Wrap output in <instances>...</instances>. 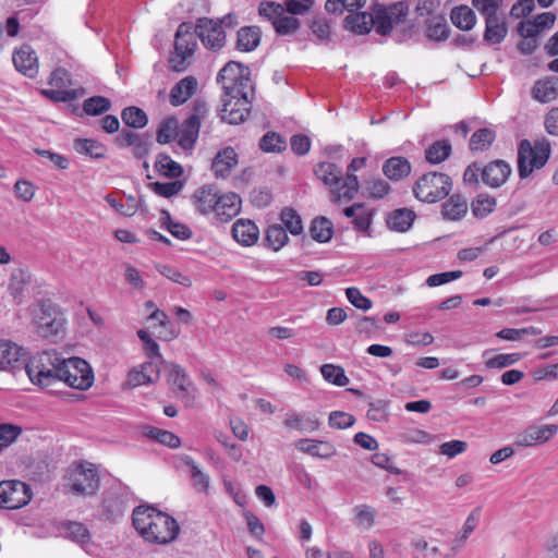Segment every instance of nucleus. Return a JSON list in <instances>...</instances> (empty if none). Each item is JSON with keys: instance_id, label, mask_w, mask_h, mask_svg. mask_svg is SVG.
I'll list each match as a JSON object with an SVG mask.
<instances>
[{"instance_id": "nucleus-1", "label": "nucleus", "mask_w": 558, "mask_h": 558, "mask_svg": "<svg viewBox=\"0 0 558 558\" xmlns=\"http://www.w3.org/2000/svg\"><path fill=\"white\" fill-rule=\"evenodd\" d=\"M132 522L138 534L153 544H168L174 541L180 525L170 514L154 506L141 505L132 513Z\"/></svg>"}, {"instance_id": "nucleus-2", "label": "nucleus", "mask_w": 558, "mask_h": 558, "mask_svg": "<svg viewBox=\"0 0 558 558\" xmlns=\"http://www.w3.org/2000/svg\"><path fill=\"white\" fill-rule=\"evenodd\" d=\"M54 350L43 351L34 354L24 365L25 373L34 385L52 387L62 383L70 387V371L68 362Z\"/></svg>"}, {"instance_id": "nucleus-3", "label": "nucleus", "mask_w": 558, "mask_h": 558, "mask_svg": "<svg viewBox=\"0 0 558 558\" xmlns=\"http://www.w3.org/2000/svg\"><path fill=\"white\" fill-rule=\"evenodd\" d=\"M551 146L548 140L542 138L534 145L529 140H522L518 146V173L520 179H526L534 170L542 169L548 161Z\"/></svg>"}, {"instance_id": "nucleus-4", "label": "nucleus", "mask_w": 558, "mask_h": 558, "mask_svg": "<svg viewBox=\"0 0 558 558\" xmlns=\"http://www.w3.org/2000/svg\"><path fill=\"white\" fill-rule=\"evenodd\" d=\"M99 487L100 475L97 465L86 460L72 462V498H92L96 496Z\"/></svg>"}, {"instance_id": "nucleus-5", "label": "nucleus", "mask_w": 558, "mask_h": 558, "mask_svg": "<svg viewBox=\"0 0 558 558\" xmlns=\"http://www.w3.org/2000/svg\"><path fill=\"white\" fill-rule=\"evenodd\" d=\"M452 189L451 178L442 172H428L418 178L413 186L414 196L433 204L447 197Z\"/></svg>"}, {"instance_id": "nucleus-6", "label": "nucleus", "mask_w": 558, "mask_h": 558, "mask_svg": "<svg viewBox=\"0 0 558 558\" xmlns=\"http://www.w3.org/2000/svg\"><path fill=\"white\" fill-rule=\"evenodd\" d=\"M195 26L192 23L183 22L175 33L174 54L169 59L170 68L174 72L186 70V59L191 57L196 48Z\"/></svg>"}, {"instance_id": "nucleus-7", "label": "nucleus", "mask_w": 558, "mask_h": 558, "mask_svg": "<svg viewBox=\"0 0 558 558\" xmlns=\"http://www.w3.org/2000/svg\"><path fill=\"white\" fill-rule=\"evenodd\" d=\"M34 322L43 338L56 341L60 335L64 333L65 319L51 303H43L38 306L35 311Z\"/></svg>"}, {"instance_id": "nucleus-8", "label": "nucleus", "mask_w": 558, "mask_h": 558, "mask_svg": "<svg viewBox=\"0 0 558 558\" xmlns=\"http://www.w3.org/2000/svg\"><path fill=\"white\" fill-rule=\"evenodd\" d=\"M32 499L29 486L17 480L0 482V508L19 509Z\"/></svg>"}, {"instance_id": "nucleus-9", "label": "nucleus", "mask_w": 558, "mask_h": 558, "mask_svg": "<svg viewBox=\"0 0 558 558\" xmlns=\"http://www.w3.org/2000/svg\"><path fill=\"white\" fill-rule=\"evenodd\" d=\"M366 163L365 157H356L351 160L347 168V175L342 180L341 187L331 190V202L340 204L342 202L352 201L360 189L359 179L355 172L363 168Z\"/></svg>"}, {"instance_id": "nucleus-10", "label": "nucleus", "mask_w": 558, "mask_h": 558, "mask_svg": "<svg viewBox=\"0 0 558 558\" xmlns=\"http://www.w3.org/2000/svg\"><path fill=\"white\" fill-rule=\"evenodd\" d=\"M223 95L221 97L222 108L219 111V117L221 121L227 122L229 124H239L244 122L251 112V102L250 98L236 99L235 105H241V108L231 107L232 100L235 99L234 88L222 86Z\"/></svg>"}, {"instance_id": "nucleus-11", "label": "nucleus", "mask_w": 558, "mask_h": 558, "mask_svg": "<svg viewBox=\"0 0 558 558\" xmlns=\"http://www.w3.org/2000/svg\"><path fill=\"white\" fill-rule=\"evenodd\" d=\"M195 33L203 45L213 50H220L226 44V33L221 28V23L214 20L201 19L195 26Z\"/></svg>"}, {"instance_id": "nucleus-12", "label": "nucleus", "mask_w": 558, "mask_h": 558, "mask_svg": "<svg viewBox=\"0 0 558 558\" xmlns=\"http://www.w3.org/2000/svg\"><path fill=\"white\" fill-rule=\"evenodd\" d=\"M101 508L109 521L123 517L128 508V494L120 486L110 487L102 494Z\"/></svg>"}, {"instance_id": "nucleus-13", "label": "nucleus", "mask_w": 558, "mask_h": 558, "mask_svg": "<svg viewBox=\"0 0 558 558\" xmlns=\"http://www.w3.org/2000/svg\"><path fill=\"white\" fill-rule=\"evenodd\" d=\"M162 366L169 368V383L174 387L178 399L190 400L194 397L195 388L189 379L186 372L180 365L162 362Z\"/></svg>"}, {"instance_id": "nucleus-14", "label": "nucleus", "mask_w": 558, "mask_h": 558, "mask_svg": "<svg viewBox=\"0 0 558 558\" xmlns=\"http://www.w3.org/2000/svg\"><path fill=\"white\" fill-rule=\"evenodd\" d=\"M511 171V167L507 161L496 159L483 166L482 181L486 185L497 189L507 182Z\"/></svg>"}, {"instance_id": "nucleus-15", "label": "nucleus", "mask_w": 558, "mask_h": 558, "mask_svg": "<svg viewBox=\"0 0 558 558\" xmlns=\"http://www.w3.org/2000/svg\"><path fill=\"white\" fill-rule=\"evenodd\" d=\"M72 389L85 391L93 386L95 374L86 360L72 356Z\"/></svg>"}, {"instance_id": "nucleus-16", "label": "nucleus", "mask_w": 558, "mask_h": 558, "mask_svg": "<svg viewBox=\"0 0 558 558\" xmlns=\"http://www.w3.org/2000/svg\"><path fill=\"white\" fill-rule=\"evenodd\" d=\"M15 69L27 77H35L38 73V58L29 45H23L13 53Z\"/></svg>"}, {"instance_id": "nucleus-17", "label": "nucleus", "mask_w": 558, "mask_h": 558, "mask_svg": "<svg viewBox=\"0 0 558 558\" xmlns=\"http://www.w3.org/2000/svg\"><path fill=\"white\" fill-rule=\"evenodd\" d=\"M66 76L68 71L64 68L54 69L48 82L50 88L44 89V95L54 101L65 102L70 100V90L65 84Z\"/></svg>"}, {"instance_id": "nucleus-18", "label": "nucleus", "mask_w": 558, "mask_h": 558, "mask_svg": "<svg viewBox=\"0 0 558 558\" xmlns=\"http://www.w3.org/2000/svg\"><path fill=\"white\" fill-rule=\"evenodd\" d=\"M25 351L22 347L10 340H0V371L19 368L23 362Z\"/></svg>"}, {"instance_id": "nucleus-19", "label": "nucleus", "mask_w": 558, "mask_h": 558, "mask_svg": "<svg viewBox=\"0 0 558 558\" xmlns=\"http://www.w3.org/2000/svg\"><path fill=\"white\" fill-rule=\"evenodd\" d=\"M238 165V154L231 146L220 149L211 162V170L216 178L226 179Z\"/></svg>"}, {"instance_id": "nucleus-20", "label": "nucleus", "mask_w": 558, "mask_h": 558, "mask_svg": "<svg viewBox=\"0 0 558 558\" xmlns=\"http://www.w3.org/2000/svg\"><path fill=\"white\" fill-rule=\"evenodd\" d=\"M241 209V198L235 193L218 194L214 213L222 222H227L235 217Z\"/></svg>"}, {"instance_id": "nucleus-21", "label": "nucleus", "mask_w": 558, "mask_h": 558, "mask_svg": "<svg viewBox=\"0 0 558 558\" xmlns=\"http://www.w3.org/2000/svg\"><path fill=\"white\" fill-rule=\"evenodd\" d=\"M558 430V426L554 424L541 427L530 426L517 440L519 446L530 447L536 444H544L549 440Z\"/></svg>"}, {"instance_id": "nucleus-22", "label": "nucleus", "mask_w": 558, "mask_h": 558, "mask_svg": "<svg viewBox=\"0 0 558 558\" xmlns=\"http://www.w3.org/2000/svg\"><path fill=\"white\" fill-rule=\"evenodd\" d=\"M197 89V80L192 76H185L175 83L169 95V101L173 107H179L185 104Z\"/></svg>"}, {"instance_id": "nucleus-23", "label": "nucleus", "mask_w": 558, "mask_h": 558, "mask_svg": "<svg viewBox=\"0 0 558 558\" xmlns=\"http://www.w3.org/2000/svg\"><path fill=\"white\" fill-rule=\"evenodd\" d=\"M112 108V102L105 96H92L83 101L82 110L77 111V108L72 106V113L83 118L85 116L98 117L108 112Z\"/></svg>"}, {"instance_id": "nucleus-24", "label": "nucleus", "mask_w": 558, "mask_h": 558, "mask_svg": "<svg viewBox=\"0 0 558 558\" xmlns=\"http://www.w3.org/2000/svg\"><path fill=\"white\" fill-rule=\"evenodd\" d=\"M295 448L319 459H329L337 452L332 444L323 440L300 439L295 442Z\"/></svg>"}, {"instance_id": "nucleus-25", "label": "nucleus", "mask_w": 558, "mask_h": 558, "mask_svg": "<svg viewBox=\"0 0 558 558\" xmlns=\"http://www.w3.org/2000/svg\"><path fill=\"white\" fill-rule=\"evenodd\" d=\"M314 173L325 185L330 186V191L342 185L343 173L336 163L319 162L314 167Z\"/></svg>"}, {"instance_id": "nucleus-26", "label": "nucleus", "mask_w": 558, "mask_h": 558, "mask_svg": "<svg viewBox=\"0 0 558 558\" xmlns=\"http://www.w3.org/2000/svg\"><path fill=\"white\" fill-rule=\"evenodd\" d=\"M232 235L240 244L251 246L258 240L259 230L252 220L239 219L232 226Z\"/></svg>"}, {"instance_id": "nucleus-27", "label": "nucleus", "mask_w": 558, "mask_h": 558, "mask_svg": "<svg viewBox=\"0 0 558 558\" xmlns=\"http://www.w3.org/2000/svg\"><path fill=\"white\" fill-rule=\"evenodd\" d=\"M179 460L189 468L193 487L199 493H207L210 486L209 475L198 466L191 456L182 454Z\"/></svg>"}, {"instance_id": "nucleus-28", "label": "nucleus", "mask_w": 558, "mask_h": 558, "mask_svg": "<svg viewBox=\"0 0 558 558\" xmlns=\"http://www.w3.org/2000/svg\"><path fill=\"white\" fill-rule=\"evenodd\" d=\"M411 170L410 161L401 156L390 157L383 163V172L391 181H400L407 178Z\"/></svg>"}, {"instance_id": "nucleus-29", "label": "nucleus", "mask_w": 558, "mask_h": 558, "mask_svg": "<svg viewBox=\"0 0 558 558\" xmlns=\"http://www.w3.org/2000/svg\"><path fill=\"white\" fill-rule=\"evenodd\" d=\"M217 197L218 191L213 185H204L199 187L192 196L196 209L202 215H207L214 211Z\"/></svg>"}, {"instance_id": "nucleus-30", "label": "nucleus", "mask_w": 558, "mask_h": 558, "mask_svg": "<svg viewBox=\"0 0 558 558\" xmlns=\"http://www.w3.org/2000/svg\"><path fill=\"white\" fill-rule=\"evenodd\" d=\"M201 122L196 118H186L179 128L178 145L184 150H192L198 138Z\"/></svg>"}, {"instance_id": "nucleus-31", "label": "nucleus", "mask_w": 558, "mask_h": 558, "mask_svg": "<svg viewBox=\"0 0 558 558\" xmlns=\"http://www.w3.org/2000/svg\"><path fill=\"white\" fill-rule=\"evenodd\" d=\"M262 38L258 26H244L238 31L235 48L240 51L251 52L255 50Z\"/></svg>"}, {"instance_id": "nucleus-32", "label": "nucleus", "mask_w": 558, "mask_h": 558, "mask_svg": "<svg viewBox=\"0 0 558 558\" xmlns=\"http://www.w3.org/2000/svg\"><path fill=\"white\" fill-rule=\"evenodd\" d=\"M415 219V213L408 208H398L388 214L386 218L387 227L397 232L408 231Z\"/></svg>"}, {"instance_id": "nucleus-33", "label": "nucleus", "mask_w": 558, "mask_h": 558, "mask_svg": "<svg viewBox=\"0 0 558 558\" xmlns=\"http://www.w3.org/2000/svg\"><path fill=\"white\" fill-rule=\"evenodd\" d=\"M508 29L505 24L498 16V14H493L488 17H485V33L484 40L489 44H500L507 36Z\"/></svg>"}, {"instance_id": "nucleus-34", "label": "nucleus", "mask_w": 558, "mask_h": 558, "mask_svg": "<svg viewBox=\"0 0 558 558\" xmlns=\"http://www.w3.org/2000/svg\"><path fill=\"white\" fill-rule=\"evenodd\" d=\"M251 75V70L248 66L244 65L238 61H229L217 74V83L226 85L225 81H230L231 84L236 80H248Z\"/></svg>"}, {"instance_id": "nucleus-35", "label": "nucleus", "mask_w": 558, "mask_h": 558, "mask_svg": "<svg viewBox=\"0 0 558 558\" xmlns=\"http://www.w3.org/2000/svg\"><path fill=\"white\" fill-rule=\"evenodd\" d=\"M373 24L372 13L368 12H352L344 19L345 28L357 35L368 34Z\"/></svg>"}, {"instance_id": "nucleus-36", "label": "nucleus", "mask_w": 558, "mask_h": 558, "mask_svg": "<svg viewBox=\"0 0 558 558\" xmlns=\"http://www.w3.org/2000/svg\"><path fill=\"white\" fill-rule=\"evenodd\" d=\"M468 211L466 199L460 194H453L444 203L441 214L447 220H460Z\"/></svg>"}, {"instance_id": "nucleus-37", "label": "nucleus", "mask_w": 558, "mask_h": 558, "mask_svg": "<svg viewBox=\"0 0 558 558\" xmlns=\"http://www.w3.org/2000/svg\"><path fill=\"white\" fill-rule=\"evenodd\" d=\"M74 148L78 154L88 156L92 159H102L107 151L105 144L94 138H76L74 141Z\"/></svg>"}, {"instance_id": "nucleus-38", "label": "nucleus", "mask_w": 558, "mask_h": 558, "mask_svg": "<svg viewBox=\"0 0 558 558\" xmlns=\"http://www.w3.org/2000/svg\"><path fill=\"white\" fill-rule=\"evenodd\" d=\"M72 542L77 543L89 555H94L97 550V545L92 539L89 530L81 522L72 521Z\"/></svg>"}, {"instance_id": "nucleus-39", "label": "nucleus", "mask_w": 558, "mask_h": 558, "mask_svg": "<svg viewBox=\"0 0 558 558\" xmlns=\"http://www.w3.org/2000/svg\"><path fill=\"white\" fill-rule=\"evenodd\" d=\"M160 223L163 229L179 240L185 241L193 235L191 228L185 223L174 221L168 210H161Z\"/></svg>"}, {"instance_id": "nucleus-40", "label": "nucleus", "mask_w": 558, "mask_h": 558, "mask_svg": "<svg viewBox=\"0 0 558 558\" xmlns=\"http://www.w3.org/2000/svg\"><path fill=\"white\" fill-rule=\"evenodd\" d=\"M310 234L313 240L319 243L329 242L333 234L332 222L323 216L314 218L310 227Z\"/></svg>"}, {"instance_id": "nucleus-41", "label": "nucleus", "mask_w": 558, "mask_h": 558, "mask_svg": "<svg viewBox=\"0 0 558 558\" xmlns=\"http://www.w3.org/2000/svg\"><path fill=\"white\" fill-rule=\"evenodd\" d=\"M450 19L452 24L462 31H470L476 23V15L468 5L456 7L451 10Z\"/></svg>"}, {"instance_id": "nucleus-42", "label": "nucleus", "mask_w": 558, "mask_h": 558, "mask_svg": "<svg viewBox=\"0 0 558 558\" xmlns=\"http://www.w3.org/2000/svg\"><path fill=\"white\" fill-rule=\"evenodd\" d=\"M283 425L290 429L310 433L319 428V420L315 416L304 417L298 413H291L283 421Z\"/></svg>"}, {"instance_id": "nucleus-43", "label": "nucleus", "mask_w": 558, "mask_h": 558, "mask_svg": "<svg viewBox=\"0 0 558 558\" xmlns=\"http://www.w3.org/2000/svg\"><path fill=\"white\" fill-rule=\"evenodd\" d=\"M143 435L172 449L179 448L181 445V439L175 434L158 427L145 426Z\"/></svg>"}, {"instance_id": "nucleus-44", "label": "nucleus", "mask_w": 558, "mask_h": 558, "mask_svg": "<svg viewBox=\"0 0 558 558\" xmlns=\"http://www.w3.org/2000/svg\"><path fill=\"white\" fill-rule=\"evenodd\" d=\"M496 140V132L489 128L476 130L470 138L469 147L471 151H485Z\"/></svg>"}, {"instance_id": "nucleus-45", "label": "nucleus", "mask_w": 558, "mask_h": 558, "mask_svg": "<svg viewBox=\"0 0 558 558\" xmlns=\"http://www.w3.org/2000/svg\"><path fill=\"white\" fill-rule=\"evenodd\" d=\"M122 122L132 129H144L148 124L147 113L140 107L129 106L121 111Z\"/></svg>"}, {"instance_id": "nucleus-46", "label": "nucleus", "mask_w": 558, "mask_h": 558, "mask_svg": "<svg viewBox=\"0 0 558 558\" xmlns=\"http://www.w3.org/2000/svg\"><path fill=\"white\" fill-rule=\"evenodd\" d=\"M452 151L451 144L447 140L436 141L425 150V159L432 165H438L447 160Z\"/></svg>"}, {"instance_id": "nucleus-47", "label": "nucleus", "mask_w": 558, "mask_h": 558, "mask_svg": "<svg viewBox=\"0 0 558 558\" xmlns=\"http://www.w3.org/2000/svg\"><path fill=\"white\" fill-rule=\"evenodd\" d=\"M179 134V123L175 117L163 119L157 129L156 141L159 144H168Z\"/></svg>"}, {"instance_id": "nucleus-48", "label": "nucleus", "mask_w": 558, "mask_h": 558, "mask_svg": "<svg viewBox=\"0 0 558 558\" xmlns=\"http://www.w3.org/2000/svg\"><path fill=\"white\" fill-rule=\"evenodd\" d=\"M282 227L292 235H301L303 233V222L301 216L292 207H284L280 213Z\"/></svg>"}, {"instance_id": "nucleus-49", "label": "nucleus", "mask_w": 558, "mask_h": 558, "mask_svg": "<svg viewBox=\"0 0 558 558\" xmlns=\"http://www.w3.org/2000/svg\"><path fill=\"white\" fill-rule=\"evenodd\" d=\"M496 198L486 193L478 194L471 203V209L474 217L483 219L494 211Z\"/></svg>"}, {"instance_id": "nucleus-50", "label": "nucleus", "mask_w": 558, "mask_h": 558, "mask_svg": "<svg viewBox=\"0 0 558 558\" xmlns=\"http://www.w3.org/2000/svg\"><path fill=\"white\" fill-rule=\"evenodd\" d=\"M265 241L274 251H279L289 242L287 229L281 225L269 226L265 231Z\"/></svg>"}, {"instance_id": "nucleus-51", "label": "nucleus", "mask_w": 558, "mask_h": 558, "mask_svg": "<svg viewBox=\"0 0 558 558\" xmlns=\"http://www.w3.org/2000/svg\"><path fill=\"white\" fill-rule=\"evenodd\" d=\"M558 94L557 84L554 80L537 81L532 88L533 97L541 102H548Z\"/></svg>"}, {"instance_id": "nucleus-52", "label": "nucleus", "mask_w": 558, "mask_h": 558, "mask_svg": "<svg viewBox=\"0 0 558 558\" xmlns=\"http://www.w3.org/2000/svg\"><path fill=\"white\" fill-rule=\"evenodd\" d=\"M372 19L374 21L373 27H375L377 34L381 36L390 34L393 21L386 8L377 5L374 14H372Z\"/></svg>"}, {"instance_id": "nucleus-53", "label": "nucleus", "mask_w": 558, "mask_h": 558, "mask_svg": "<svg viewBox=\"0 0 558 558\" xmlns=\"http://www.w3.org/2000/svg\"><path fill=\"white\" fill-rule=\"evenodd\" d=\"M259 148L265 153H281L287 148V142L279 133L269 131L260 138Z\"/></svg>"}, {"instance_id": "nucleus-54", "label": "nucleus", "mask_w": 558, "mask_h": 558, "mask_svg": "<svg viewBox=\"0 0 558 558\" xmlns=\"http://www.w3.org/2000/svg\"><path fill=\"white\" fill-rule=\"evenodd\" d=\"M156 169L168 178H179L183 173V168L180 163L172 160L167 154H159L155 163Z\"/></svg>"}, {"instance_id": "nucleus-55", "label": "nucleus", "mask_w": 558, "mask_h": 558, "mask_svg": "<svg viewBox=\"0 0 558 558\" xmlns=\"http://www.w3.org/2000/svg\"><path fill=\"white\" fill-rule=\"evenodd\" d=\"M320 373L324 379L332 385L342 387L349 383L343 367L335 364H324L320 367Z\"/></svg>"}, {"instance_id": "nucleus-56", "label": "nucleus", "mask_w": 558, "mask_h": 558, "mask_svg": "<svg viewBox=\"0 0 558 558\" xmlns=\"http://www.w3.org/2000/svg\"><path fill=\"white\" fill-rule=\"evenodd\" d=\"M354 523L366 530L375 523L376 510L368 505H357L353 508Z\"/></svg>"}, {"instance_id": "nucleus-57", "label": "nucleus", "mask_w": 558, "mask_h": 558, "mask_svg": "<svg viewBox=\"0 0 558 558\" xmlns=\"http://www.w3.org/2000/svg\"><path fill=\"white\" fill-rule=\"evenodd\" d=\"M184 184L183 182L179 180H174L171 182H153L149 183V187L151 191H154L157 195L170 198L174 195H177L181 190L183 189Z\"/></svg>"}, {"instance_id": "nucleus-58", "label": "nucleus", "mask_w": 558, "mask_h": 558, "mask_svg": "<svg viewBox=\"0 0 558 558\" xmlns=\"http://www.w3.org/2000/svg\"><path fill=\"white\" fill-rule=\"evenodd\" d=\"M106 201L118 213H120L121 215L128 216V217L133 216L138 209V199L132 195L126 197L125 204H123V202L119 203L111 195H107Z\"/></svg>"}, {"instance_id": "nucleus-59", "label": "nucleus", "mask_w": 558, "mask_h": 558, "mask_svg": "<svg viewBox=\"0 0 558 558\" xmlns=\"http://www.w3.org/2000/svg\"><path fill=\"white\" fill-rule=\"evenodd\" d=\"M374 215L375 210L364 205L363 209H361L355 216V219L352 220L354 230L369 235V229L373 222Z\"/></svg>"}, {"instance_id": "nucleus-60", "label": "nucleus", "mask_w": 558, "mask_h": 558, "mask_svg": "<svg viewBox=\"0 0 558 558\" xmlns=\"http://www.w3.org/2000/svg\"><path fill=\"white\" fill-rule=\"evenodd\" d=\"M272 26L278 35L286 36L293 34L300 27L299 19L283 13L272 22Z\"/></svg>"}, {"instance_id": "nucleus-61", "label": "nucleus", "mask_w": 558, "mask_h": 558, "mask_svg": "<svg viewBox=\"0 0 558 558\" xmlns=\"http://www.w3.org/2000/svg\"><path fill=\"white\" fill-rule=\"evenodd\" d=\"M427 37L432 40L444 41L449 36V28L444 19L430 20L426 31Z\"/></svg>"}, {"instance_id": "nucleus-62", "label": "nucleus", "mask_w": 558, "mask_h": 558, "mask_svg": "<svg viewBox=\"0 0 558 558\" xmlns=\"http://www.w3.org/2000/svg\"><path fill=\"white\" fill-rule=\"evenodd\" d=\"M521 353H500L485 362L487 368H505L515 364L522 359Z\"/></svg>"}, {"instance_id": "nucleus-63", "label": "nucleus", "mask_w": 558, "mask_h": 558, "mask_svg": "<svg viewBox=\"0 0 558 558\" xmlns=\"http://www.w3.org/2000/svg\"><path fill=\"white\" fill-rule=\"evenodd\" d=\"M150 135L148 133H140L137 138L134 141V144L131 146L133 148V155L136 159H145L150 151Z\"/></svg>"}, {"instance_id": "nucleus-64", "label": "nucleus", "mask_w": 558, "mask_h": 558, "mask_svg": "<svg viewBox=\"0 0 558 558\" xmlns=\"http://www.w3.org/2000/svg\"><path fill=\"white\" fill-rule=\"evenodd\" d=\"M365 189L372 198H383L390 191V185L384 179L377 178L366 182Z\"/></svg>"}]
</instances>
